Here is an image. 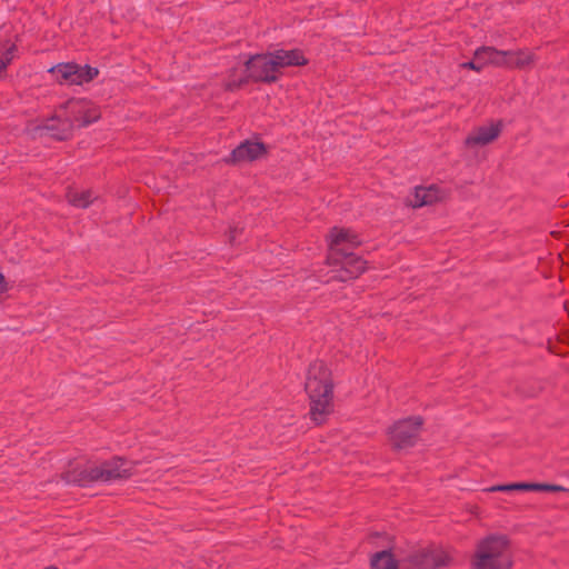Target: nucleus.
I'll return each instance as SVG.
<instances>
[{
    "mask_svg": "<svg viewBox=\"0 0 569 569\" xmlns=\"http://www.w3.org/2000/svg\"><path fill=\"white\" fill-rule=\"evenodd\" d=\"M266 148L259 141H244L232 151L231 161L234 163L252 161L264 154Z\"/></svg>",
    "mask_w": 569,
    "mask_h": 569,
    "instance_id": "nucleus-12",
    "label": "nucleus"
},
{
    "mask_svg": "<svg viewBox=\"0 0 569 569\" xmlns=\"http://www.w3.org/2000/svg\"><path fill=\"white\" fill-rule=\"evenodd\" d=\"M130 466L122 459H114L101 466L90 467L81 472V477L73 479L80 485H86L90 481H111L119 478H124L130 475Z\"/></svg>",
    "mask_w": 569,
    "mask_h": 569,
    "instance_id": "nucleus-8",
    "label": "nucleus"
},
{
    "mask_svg": "<svg viewBox=\"0 0 569 569\" xmlns=\"http://www.w3.org/2000/svg\"><path fill=\"white\" fill-rule=\"evenodd\" d=\"M100 117L98 108L84 99H72L62 106L56 116L46 121L42 130L57 138H68L74 126H87Z\"/></svg>",
    "mask_w": 569,
    "mask_h": 569,
    "instance_id": "nucleus-3",
    "label": "nucleus"
},
{
    "mask_svg": "<svg viewBox=\"0 0 569 569\" xmlns=\"http://www.w3.org/2000/svg\"><path fill=\"white\" fill-rule=\"evenodd\" d=\"M7 290V281L2 273H0V292H3Z\"/></svg>",
    "mask_w": 569,
    "mask_h": 569,
    "instance_id": "nucleus-18",
    "label": "nucleus"
},
{
    "mask_svg": "<svg viewBox=\"0 0 569 569\" xmlns=\"http://www.w3.org/2000/svg\"><path fill=\"white\" fill-rule=\"evenodd\" d=\"M14 57V46L6 43L0 47V72L7 67V64Z\"/></svg>",
    "mask_w": 569,
    "mask_h": 569,
    "instance_id": "nucleus-16",
    "label": "nucleus"
},
{
    "mask_svg": "<svg viewBox=\"0 0 569 569\" xmlns=\"http://www.w3.org/2000/svg\"><path fill=\"white\" fill-rule=\"evenodd\" d=\"M67 197L71 204L80 208H86L92 201L91 192L87 190L72 189Z\"/></svg>",
    "mask_w": 569,
    "mask_h": 569,
    "instance_id": "nucleus-14",
    "label": "nucleus"
},
{
    "mask_svg": "<svg viewBox=\"0 0 569 569\" xmlns=\"http://www.w3.org/2000/svg\"><path fill=\"white\" fill-rule=\"evenodd\" d=\"M486 491H535V483L529 482H516L508 485H498L487 488Z\"/></svg>",
    "mask_w": 569,
    "mask_h": 569,
    "instance_id": "nucleus-15",
    "label": "nucleus"
},
{
    "mask_svg": "<svg viewBox=\"0 0 569 569\" xmlns=\"http://www.w3.org/2000/svg\"><path fill=\"white\" fill-rule=\"evenodd\" d=\"M306 391L310 399V413L320 423L332 410V383L330 372L322 361L312 363L307 373Z\"/></svg>",
    "mask_w": 569,
    "mask_h": 569,
    "instance_id": "nucleus-4",
    "label": "nucleus"
},
{
    "mask_svg": "<svg viewBox=\"0 0 569 569\" xmlns=\"http://www.w3.org/2000/svg\"><path fill=\"white\" fill-rule=\"evenodd\" d=\"M359 244L357 234L348 229L333 228L328 237L329 262L337 267L332 278L346 281L358 277L365 269L366 262L352 252L350 248Z\"/></svg>",
    "mask_w": 569,
    "mask_h": 569,
    "instance_id": "nucleus-2",
    "label": "nucleus"
},
{
    "mask_svg": "<svg viewBox=\"0 0 569 569\" xmlns=\"http://www.w3.org/2000/svg\"><path fill=\"white\" fill-rule=\"evenodd\" d=\"M513 559L507 535L492 532L482 537L472 557L475 569H511Z\"/></svg>",
    "mask_w": 569,
    "mask_h": 569,
    "instance_id": "nucleus-5",
    "label": "nucleus"
},
{
    "mask_svg": "<svg viewBox=\"0 0 569 569\" xmlns=\"http://www.w3.org/2000/svg\"><path fill=\"white\" fill-rule=\"evenodd\" d=\"M446 196L447 192L435 184L417 187L409 198V203L412 207L428 206L445 199Z\"/></svg>",
    "mask_w": 569,
    "mask_h": 569,
    "instance_id": "nucleus-11",
    "label": "nucleus"
},
{
    "mask_svg": "<svg viewBox=\"0 0 569 569\" xmlns=\"http://www.w3.org/2000/svg\"><path fill=\"white\" fill-rule=\"evenodd\" d=\"M567 489L557 485L535 483V491H566Z\"/></svg>",
    "mask_w": 569,
    "mask_h": 569,
    "instance_id": "nucleus-17",
    "label": "nucleus"
},
{
    "mask_svg": "<svg viewBox=\"0 0 569 569\" xmlns=\"http://www.w3.org/2000/svg\"><path fill=\"white\" fill-rule=\"evenodd\" d=\"M532 61V54L527 51H499L491 47H483L475 52L472 61L461 64L465 68L479 71L486 64L523 68Z\"/></svg>",
    "mask_w": 569,
    "mask_h": 569,
    "instance_id": "nucleus-7",
    "label": "nucleus"
},
{
    "mask_svg": "<svg viewBox=\"0 0 569 569\" xmlns=\"http://www.w3.org/2000/svg\"><path fill=\"white\" fill-rule=\"evenodd\" d=\"M450 560L438 546H392L377 551L370 560L371 569H436Z\"/></svg>",
    "mask_w": 569,
    "mask_h": 569,
    "instance_id": "nucleus-1",
    "label": "nucleus"
},
{
    "mask_svg": "<svg viewBox=\"0 0 569 569\" xmlns=\"http://www.w3.org/2000/svg\"><path fill=\"white\" fill-rule=\"evenodd\" d=\"M50 72L59 82L69 84H83L98 74V70L94 68L72 63L59 64L50 69Z\"/></svg>",
    "mask_w": 569,
    "mask_h": 569,
    "instance_id": "nucleus-9",
    "label": "nucleus"
},
{
    "mask_svg": "<svg viewBox=\"0 0 569 569\" xmlns=\"http://www.w3.org/2000/svg\"><path fill=\"white\" fill-rule=\"evenodd\" d=\"M500 132V123H489L476 129L467 139L469 146H486L493 141Z\"/></svg>",
    "mask_w": 569,
    "mask_h": 569,
    "instance_id": "nucleus-13",
    "label": "nucleus"
},
{
    "mask_svg": "<svg viewBox=\"0 0 569 569\" xmlns=\"http://www.w3.org/2000/svg\"><path fill=\"white\" fill-rule=\"evenodd\" d=\"M306 62V58L298 50H277L269 54L252 57L246 62L244 69L249 78L270 81L276 79L281 68L301 66Z\"/></svg>",
    "mask_w": 569,
    "mask_h": 569,
    "instance_id": "nucleus-6",
    "label": "nucleus"
},
{
    "mask_svg": "<svg viewBox=\"0 0 569 569\" xmlns=\"http://www.w3.org/2000/svg\"><path fill=\"white\" fill-rule=\"evenodd\" d=\"M422 425L419 417L409 418L393 425L389 431V439L397 448H407L413 445Z\"/></svg>",
    "mask_w": 569,
    "mask_h": 569,
    "instance_id": "nucleus-10",
    "label": "nucleus"
}]
</instances>
